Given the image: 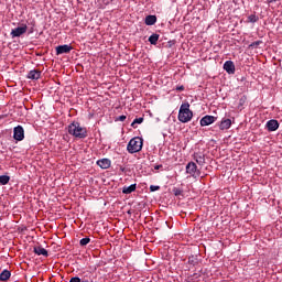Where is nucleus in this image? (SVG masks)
<instances>
[{
  "instance_id": "obj_6",
  "label": "nucleus",
  "mask_w": 282,
  "mask_h": 282,
  "mask_svg": "<svg viewBox=\"0 0 282 282\" xmlns=\"http://www.w3.org/2000/svg\"><path fill=\"white\" fill-rule=\"evenodd\" d=\"M72 50H74V47L70 44L58 45L55 47L57 56H61V54H69Z\"/></svg>"
},
{
  "instance_id": "obj_4",
  "label": "nucleus",
  "mask_w": 282,
  "mask_h": 282,
  "mask_svg": "<svg viewBox=\"0 0 282 282\" xmlns=\"http://www.w3.org/2000/svg\"><path fill=\"white\" fill-rule=\"evenodd\" d=\"M13 138L17 142H21L25 139V130L21 126H17L13 129Z\"/></svg>"
},
{
  "instance_id": "obj_8",
  "label": "nucleus",
  "mask_w": 282,
  "mask_h": 282,
  "mask_svg": "<svg viewBox=\"0 0 282 282\" xmlns=\"http://www.w3.org/2000/svg\"><path fill=\"white\" fill-rule=\"evenodd\" d=\"M214 122H217V117L207 115L200 119V127H208Z\"/></svg>"
},
{
  "instance_id": "obj_16",
  "label": "nucleus",
  "mask_w": 282,
  "mask_h": 282,
  "mask_svg": "<svg viewBox=\"0 0 282 282\" xmlns=\"http://www.w3.org/2000/svg\"><path fill=\"white\" fill-rule=\"evenodd\" d=\"M155 23H158V17L155 15L145 17V25H155Z\"/></svg>"
},
{
  "instance_id": "obj_20",
  "label": "nucleus",
  "mask_w": 282,
  "mask_h": 282,
  "mask_svg": "<svg viewBox=\"0 0 282 282\" xmlns=\"http://www.w3.org/2000/svg\"><path fill=\"white\" fill-rule=\"evenodd\" d=\"M9 182H10V176H8V175H1L0 176V184L2 186H6V184H8Z\"/></svg>"
},
{
  "instance_id": "obj_9",
  "label": "nucleus",
  "mask_w": 282,
  "mask_h": 282,
  "mask_svg": "<svg viewBox=\"0 0 282 282\" xmlns=\"http://www.w3.org/2000/svg\"><path fill=\"white\" fill-rule=\"evenodd\" d=\"M224 69L227 74H235V62L226 61L224 64Z\"/></svg>"
},
{
  "instance_id": "obj_5",
  "label": "nucleus",
  "mask_w": 282,
  "mask_h": 282,
  "mask_svg": "<svg viewBox=\"0 0 282 282\" xmlns=\"http://www.w3.org/2000/svg\"><path fill=\"white\" fill-rule=\"evenodd\" d=\"M28 32V24H22L21 26H18L11 31L12 39H17L19 36H23Z\"/></svg>"
},
{
  "instance_id": "obj_26",
  "label": "nucleus",
  "mask_w": 282,
  "mask_h": 282,
  "mask_svg": "<svg viewBox=\"0 0 282 282\" xmlns=\"http://www.w3.org/2000/svg\"><path fill=\"white\" fill-rule=\"evenodd\" d=\"M89 241H91V239L90 238H83V239H80V241H79V246H87V243H89Z\"/></svg>"
},
{
  "instance_id": "obj_34",
  "label": "nucleus",
  "mask_w": 282,
  "mask_h": 282,
  "mask_svg": "<svg viewBox=\"0 0 282 282\" xmlns=\"http://www.w3.org/2000/svg\"><path fill=\"white\" fill-rule=\"evenodd\" d=\"M154 169H155L156 171H159V169H162V165H156V166H154Z\"/></svg>"
},
{
  "instance_id": "obj_21",
  "label": "nucleus",
  "mask_w": 282,
  "mask_h": 282,
  "mask_svg": "<svg viewBox=\"0 0 282 282\" xmlns=\"http://www.w3.org/2000/svg\"><path fill=\"white\" fill-rule=\"evenodd\" d=\"M142 122H144V118H142V117L135 118V119L133 120V122L131 123V127H133V129H135V128H137L135 124H142Z\"/></svg>"
},
{
  "instance_id": "obj_29",
  "label": "nucleus",
  "mask_w": 282,
  "mask_h": 282,
  "mask_svg": "<svg viewBox=\"0 0 282 282\" xmlns=\"http://www.w3.org/2000/svg\"><path fill=\"white\" fill-rule=\"evenodd\" d=\"M243 105H246V97H241L239 100V106L243 107Z\"/></svg>"
},
{
  "instance_id": "obj_1",
  "label": "nucleus",
  "mask_w": 282,
  "mask_h": 282,
  "mask_svg": "<svg viewBox=\"0 0 282 282\" xmlns=\"http://www.w3.org/2000/svg\"><path fill=\"white\" fill-rule=\"evenodd\" d=\"M68 133L74 138H78L79 140H83L87 138V128H84L80 126L79 122L74 121L68 126Z\"/></svg>"
},
{
  "instance_id": "obj_27",
  "label": "nucleus",
  "mask_w": 282,
  "mask_h": 282,
  "mask_svg": "<svg viewBox=\"0 0 282 282\" xmlns=\"http://www.w3.org/2000/svg\"><path fill=\"white\" fill-rule=\"evenodd\" d=\"M124 120H127V116H124V115H121V116H119V117L116 119V121H119V122H124Z\"/></svg>"
},
{
  "instance_id": "obj_33",
  "label": "nucleus",
  "mask_w": 282,
  "mask_h": 282,
  "mask_svg": "<svg viewBox=\"0 0 282 282\" xmlns=\"http://www.w3.org/2000/svg\"><path fill=\"white\" fill-rule=\"evenodd\" d=\"M276 0H267V3H274Z\"/></svg>"
},
{
  "instance_id": "obj_12",
  "label": "nucleus",
  "mask_w": 282,
  "mask_h": 282,
  "mask_svg": "<svg viewBox=\"0 0 282 282\" xmlns=\"http://www.w3.org/2000/svg\"><path fill=\"white\" fill-rule=\"evenodd\" d=\"M268 131H276L279 129V121L275 119H271L267 122Z\"/></svg>"
},
{
  "instance_id": "obj_10",
  "label": "nucleus",
  "mask_w": 282,
  "mask_h": 282,
  "mask_svg": "<svg viewBox=\"0 0 282 282\" xmlns=\"http://www.w3.org/2000/svg\"><path fill=\"white\" fill-rule=\"evenodd\" d=\"M232 127V120L230 119H223L219 123V129L221 131H226L227 129H230Z\"/></svg>"
},
{
  "instance_id": "obj_32",
  "label": "nucleus",
  "mask_w": 282,
  "mask_h": 282,
  "mask_svg": "<svg viewBox=\"0 0 282 282\" xmlns=\"http://www.w3.org/2000/svg\"><path fill=\"white\" fill-rule=\"evenodd\" d=\"M261 44V42L260 41H257V42H253L252 44H251V46L252 45H260Z\"/></svg>"
},
{
  "instance_id": "obj_13",
  "label": "nucleus",
  "mask_w": 282,
  "mask_h": 282,
  "mask_svg": "<svg viewBox=\"0 0 282 282\" xmlns=\"http://www.w3.org/2000/svg\"><path fill=\"white\" fill-rule=\"evenodd\" d=\"M194 160L199 164V166H204V164H206V158L204 156L203 153H194Z\"/></svg>"
},
{
  "instance_id": "obj_24",
  "label": "nucleus",
  "mask_w": 282,
  "mask_h": 282,
  "mask_svg": "<svg viewBox=\"0 0 282 282\" xmlns=\"http://www.w3.org/2000/svg\"><path fill=\"white\" fill-rule=\"evenodd\" d=\"M257 21H259V17H257L256 14H251L248 17L249 23H257Z\"/></svg>"
},
{
  "instance_id": "obj_11",
  "label": "nucleus",
  "mask_w": 282,
  "mask_h": 282,
  "mask_svg": "<svg viewBox=\"0 0 282 282\" xmlns=\"http://www.w3.org/2000/svg\"><path fill=\"white\" fill-rule=\"evenodd\" d=\"M26 78H29L30 80H39V78H41V70L39 69L30 70Z\"/></svg>"
},
{
  "instance_id": "obj_17",
  "label": "nucleus",
  "mask_w": 282,
  "mask_h": 282,
  "mask_svg": "<svg viewBox=\"0 0 282 282\" xmlns=\"http://www.w3.org/2000/svg\"><path fill=\"white\" fill-rule=\"evenodd\" d=\"M135 188H137V185H135V184H132V185H130V186H124V187L122 188V193H123L124 195H131V193L135 192Z\"/></svg>"
},
{
  "instance_id": "obj_30",
  "label": "nucleus",
  "mask_w": 282,
  "mask_h": 282,
  "mask_svg": "<svg viewBox=\"0 0 282 282\" xmlns=\"http://www.w3.org/2000/svg\"><path fill=\"white\" fill-rule=\"evenodd\" d=\"M82 279L78 276L70 278L69 282H80Z\"/></svg>"
},
{
  "instance_id": "obj_15",
  "label": "nucleus",
  "mask_w": 282,
  "mask_h": 282,
  "mask_svg": "<svg viewBox=\"0 0 282 282\" xmlns=\"http://www.w3.org/2000/svg\"><path fill=\"white\" fill-rule=\"evenodd\" d=\"M97 164L100 166V169H109L111 166V160L100 159L97 161Z\"/></svg>"
},
{
  "instance_id": "obj_2",
  "label": "nucleus",
  "mask_w": 282,
  "mask_h": 282,
  "mask_svg": "<svg viewBox=\"0 0 282 282\" xmlns=\"http://www.w3.org/2000/svg\"><path fill=\"white\" fill-rule=\"evenodd\" d=\"M178 120L183 123L191 122V120H193V111L191 110V104L185 102L181 105L178 111Z\"/></svg>"
},
{
  "instance_id": "obj_22",
  "label": "nucleus",
  "mask_w": 282,
  "mask_h": 282,
  "mask_svg": "<svg viewBox=\"0 0 282 282\" xmlns=\"http://www.w3.org/2000/svg\"><path fill=\"white\" fill-rule=\"evenodd\" d=\"M188 263L189 265H197V256H189Z\"/></svg>"
},
{
  "instance_id": "obj_18",
  "label": "nucleus",
  "mask_w": 282,
  "mask_h": 282,
  "mask_svg": "<svg viewBox=\"0 0 282 282\" xmlns=\"http://www.w3.org/2000/svg\"><path fill=\"white\" fill-rule=\"evenodd\" d=\"M10 276H12V273L4 269L1 273H0V281H8L10 279Z\"/></svg>"
},
{
  "instance_id": "obj_31",
  "label": "nucleus",
  "mask_w": 282,
  "mask_h": 282,
  "mask_svg": "<svg viewBox=\"0 0 282 282\" xmlns=\"http://www.w3.org/2000/svg\"><path fill=\"white\" fill-rule=\"evenodd\" d=\"M176 89H177V91H184V86H180Z\"/></svg>"
},
{
  "instance_id": "obj_14",
  "label": "nucleus",
  "mask_w": 282,
  "mask_h": 282,
  "mask_svg": "<svg viewBox=\"0 0 282 282\" xmlns=\"http://www.w3.org/2000/svg\"><path fill=\"white\" fill-rule=\"evenodd\" d=\"M33 252L37 254V257H41V254L42 257H48L47 250L41 246L34 247Z\"/></svg>"
},
{
  "instance_id": "obj_23",
  "label": "nucleus",
  "mask_w": 282,
  "mask_h": 282,
  "mask_svg": "<svg viewBox=\"0 0 282 282\" xmlns=\"http://www.w3.org/2000/svg\"><path fill=\"white\" fill-rule=\"evenodd\" d=\"M79 282H94V280L91 279V273L88 272L86 275L83 276Z\"/></svg>"
},
{
  "instance_id": "obj_19",
  "label": "nucleus",
  "mask_w": 282,
  "mask_h": 282,
  "mask_svg": "<svg viewBox=\"0 0 282 282\" xmlns=\"http://www.w3.org/2000/svg\"><path fill=\"white\" fill-rule=\"evenodd\" d=\"M158 41H160V34L154 33L149 37V43H151V45H158Z\"/></svg>"
},
{
  "instance_id": "obj_7",
  "label": "nucleus",
  "mask_w": 282,
  "mask_h": 282,
  "mask_svg": "<svg viewBox=\"0 0 282 282\" xmlns=\"http://www.w3.org/2000/svg\"><path fill=\"white\" fill-rule=\"evenodd\" d=\"M186 173L192 177L199 176V172H197V164H195V162L187 163Z\"/></svg>"
},
{
  "instance_id": "obj_28",
  "label": "nucleus",
  "mask_w": 282,
  "mask_h": 282,
  "mask_svg": "<svg viewBox=\"0 0 282 282\" xmlns=\"http://www.w3.org/2000/svg\"><path fill=\"white\" fill-rule=\"evenodd\" d=\"M150 191H151V193H155V191H160V186H158V185H151V186H150Z\"/></svg>"
},
{
  "instance_id": "obj_3",
  "label": "nucleus",
  "mask_w": 282,
  "mask_h": 282,
  "mask_svg": "<svg viewBox=\"0 0 282 282\" xmlns=\"http://www.w3.org/2000/svg\"><path fill=\"white\" fill-rule=\"evenodd\" d=\"M142 147H143L142 138L135 137L129 141L127 145V151L128 153H140V151H142Z\"/></svg>"
},
{
  "instance_id": "obj_25",
  "label": "nucleus",
  "mask_w": 282,
  "mask_h": 282,
  "mask_svg": "<svg viewBox=\"0 0 282 282\" xmlns=\"http://www.w3.org/2000/svg\"><path fill=\"white\" fill-rule=\"evenodd\" d=\"M172 193L175 195V197H180V195H182V189L177 188V187H174L172 189Z\"/></svg>"
}]
</instances>
